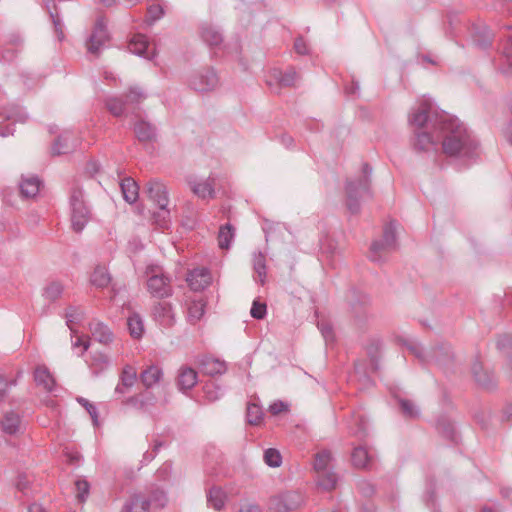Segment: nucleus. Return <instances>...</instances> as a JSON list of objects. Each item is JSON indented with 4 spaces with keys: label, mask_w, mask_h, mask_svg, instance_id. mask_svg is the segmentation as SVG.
I'll use <instances>...</instances> for the list:
<instances>
[{
    "label": "nucleus",
    "mask_w": 512,
    "mask_h": 512,
    "mask_svg": "<svg viewBox=\"0 0 512 512\" xmlns=\"http://www.w3.org/2000/svg\"><path fill=\"white\" fill-rule=\"evenodd\" d=\"M439 126L438 136L442 139L443 152L450 157H457L465 162L479 157V143L456 117L443 113L435 120Z\"/></svg>",
    "instance_id": "obj_1"
},
{
    "label": "nucleus",
    "mask_w": 512,
    "mask_h": 512,
    "mask_svg": "<svg viewBox=\"0 0 512 512\" xmlns=\"http://www.w3.org/2000/svg\"><path fill=\"white\" fill-rule=\"evenodd\" d=\"M346 302L351 324L359 329L364 328L371 316L369 295L356 289H350L346 295Z\"/></svg>",
    "instance_id": "obj_2"
},
{
    "label": "nucleus",
    "mask_w": 512,
    "mask_h": 512,
    "mask_svg": "<svg viewBox=\"0 0 512 512\" xmlns=\"http://www.w3.org/2000/svg\"><path fill=\"white\" fill-rule=\"evenodd\" d=\"M371 173L372 167L368 163H364L362 166V175L356 181L348 180L346 182V206L352 214L359 212L360 198L364 195H371Z\"/></svg>",
    "instance_id": "obj_3"
},
{
    "label": "nucleus",
    "mask_w": 512,
    "mask_h": 512,
    "mask_svg": "<svg viewBox=\"0 0 512 512\" xmlns=\"http://www.w3.org/2000/svg\"><path fill=\"white\" fill-rule=\"evenodd\" d=\"M332 453L321 450L314 455L313 468L317 474V484L326 491H331L337 484V475L331 469Z\"/></svg>",
    "instance_id": "obj_4"
},
{
    "label": "nucleus",
    "mask_w": 512,
    "mask_h": 512,
    "mask_svg": "<svg viewBox=\"0 0 512 512\" xmlns=\"http://www.w3.org/2000/svg\"><path fill=\"white\" fill-rule=\"evenodd\" d=\"M397 248L396 227L394 222L388 223L383 230L381 240L373 241L369 250V259L373 262H384L392 251Z\"/></svg>",
    "instance_id": "obj_5"
},
{
    "label": "nucleus",
    "mask_w": 512,
    "mask_h": 512,
    "mask_svg": "<svg viewBox=\"0 0 512 512\" xmlns=\"http://www.w3.org/2000/svg\"><path fill=\"white\" fill-rule=\"evenodd\" d=\"M71 226L76 233L81 232L91 218V211L84 201L81 188L74 187L70 193Z\"/></svg>",
    "instance_id": "obj_6"
},
{
    "label": "nucleus",
    "mask_w": 512,
    "mask_h": 512,
    "mask_svg": "<svg viewBox=\"0 0 512 512\" xmlns=\"http://www.w3.org/2000/svg\"><path fill=\"white\" fill-rule=\"evenodd\" d=\"M304 504V496L296 490H287L271 496L268 509L273 512H294Z\"/></svg>",
    "instance_id": "obj_7"
},
{
    "label": "nucleus",
    "mask_w": 512,
    "mask_h": 512,
    "mask_svg": "<svg viewBox=\"0 0 512 512\" xmlns=\"http://www.w3.org/2000/svg\"><path fill=\"white\" fill-rule=\"evenodd\" d=\"M110 34L107 29V21L104 16H99L93 27L92 33L86 41L87 52L94 58H98L101 51L108 47Z\"/></svg>",
    "instance_id": "obj_8"
},
{
    "label": "nucleus",
    "mask_w": 512,
    "mask_h": 512,
    "mask_svg": "<svg viewBox=\"0 0 512 512\" xmlns=\"http://www.w3.org/2000/svg\"><path fill=\"white\" fill-rule=\"evenodd\" d=\"M442 114H432L431 104L428 101H423L410 115L409 123L416 128V131L425 128L426 130L432 129L435 133H438L439 126L435 125V120Z\"/></svg>",
    "instance_id": "obj_9"
},
{
    "label": "nucleus",
    "mask_w": 512,
    "mask_h": 512,
    "mask_svg": "<svg viewBox=\"0 0 512 512\" xmlns=\"http://www.w3.org/2000/svg\"><path fill=\"white\" fill-rule=\"evenodd\" d=\"M219 85L216 71L211 67L202 68L189 79V86L201 93L213 91Z\"/></svg>",
    "instance_id": "obj_10"
},
{
    "label": "nucleus",
    "mask_w": 512,
    "mask_h": 512,
    "mask_svg": "<svg viewBox=\"0 0 512 512\" xmlns=\"http://www.w3.org/2000/svg\"><path fill=\"white\" fill-rule=\"evenodd\" d=\"M151 275L147 280V287L152 296L156 298H167L172 296L173 288L171 278L163 274L160 270L151 269Z\"/></svg>",
    "instance_id": "obj_11"
},
{
    "label": "nucleus",
    "mask_w": 512,
    "mask_h": 512,
    "mask_svg": "<svg viewBox=\"0 0 512 512\" xmlns=\"http://www.w3.org/2000/svg\"><path fill=\"white\" fill-rule=\"evenodd\" d=\"M153 319L162 327L169 328L175 323V314L171 303L157 302L152 307Z\"/></svg>",
    "instance_id": "obj_12"
},
{
    "label": "nucleus",
    "mask_w": 512,
    "mask_h": 512,
    "mask_svg": "<svg viewBox=\"0 0 512 512\" xmlns=\"http://www.w3.org/2000/svg\"><path fill=\"white\" fill-rule=\"evenodd\" d=\"M122 403L137 410L146 411L149 407L156 405L157 397L150 389L145 388L143 391L126 398Z\"/></svg>",
    "instance_id": "obj_13"
},
{
    "label": "nucleus",
    "mask_w": 512,
    "mask_h": 512,
    "mask_svg": "<svg viewBox=\"0 0 512 512\" xmlns=\"http://www.w3.org/2000/svg\"><path fill=\"white\" fill-rule=\"evenodd\" d=\"M453 359L454 355L449 344H438L429 351V364L434 363L439 367H448Z\"/></svg>",
    "instance_id": "obj_14"
},
{
    "label": "nucleus",
    "mask_w": 512,
    "mask_h": 512,
    "mask_svg": "<svg viewBox=\"0 0 512 512\" xmlns=\"http://www.w3.org/2000/svg\"><path fill=\"white\" fill-rule=\"evenodd\" d=\"M146 192L158 208H163L168 205V191L162 182L155 179L149 180L146 184Z\"/></svg>",
    "instance_id": "obj_15"
},
{
    "label": "nucleus",
    "mask_w": 512,
    "mask_h": 512,
    "mask_svg": "<svg viewBox=\"0 0 512 512\" xmlns=\"http://www.w3.org/2000/svg\"><path fill=\"white\" fill-rule=\"evenodd\" d=\"M472 374L477 384L484 389L491 390L494 389L497 385V380L494 376V373L488 369H485L482 363L478 361L472 365Z\"/></svg>",
    "instance_id": "obj_16"
},
{
    "label": "nucleus",
    "mask_w": 512,
    "mask_h": 512,
    "mask_svg": "<svg viewBox=\"0 0 512 512\" xmlns=\"http://www.w3.org/2000/svg\"><path fill=\"white\" fill-rule=\"evenodd\" d=\"M508 34H505V42L503 44L502 60L500 71L507 77H512V26H506Z\"/></svg>",
    "instance_id": "obj_17"
},
{
    "label": "nucleus",
    "mask_w": 512,
    "mask_h": 512,
    "mask_svg": "<svg viewBox=\"0 0 512 512\" xmlns=\"http://www.w3.org/2000/svg\"><path fill=\"white\" fill-rule=\"evenodd\" d=\"M22 419L15 411H7L0 419V430L2 433L15 436L21 431Z\"/></svg>",
    "instance_id": "obj_18"
},
{
    "label": "nucleus",
    "mask_w": 512,
    "mask_h": 512,
    "mask_svg": "<svg viewBox=\"0 0 512 512\" xmlns=\"http://www.w3.org/2000/svg\"><path fill=\"white\" fill-rule=\"evenodd\" d=\"M77 147L76 141L72 140V133L69 131H64L51 145V154L53 156H59L62 154H68L74 151Z\"/></svg>",
    "instance_id": "obj_19"
},
{
    "label": "nucleus",
    "mask_w": 512,
    "mask_h": 512,
    "mask_svg": "<svg viewBox=\"0 0 512 512\" xmlns=\"http://www.w3.org/2000/svg\"><path fill=\"white\" fill-rule=\"evenodd\" d=\"M211 281V275L206 268H196L189 272L187 282L189 287L194 291L205 289Z\"/></svg>",
    "instance_id": "obj_20"
},
{
    "label": "nucleus",
    "mask_w": 512,
    "mask_h": 512,
    "mask_svg": "<svg viewBox=\"0 0 512 512\" xmlns=\"http://www.w3.org/2000/svg\"><path fill=\"white\" fill-rule=\"evenodd\" d=\"M89 331L92 338L103 345H109L114 340L113 332L106 324L100 321L92 320L89 323Z\"/></svg>",
    "instance_id": "obj_21"
},
{
    "label": "nucleus",
    "mask_w": 512,
    "mask_h": 512,
    "mask_svg": "<svg viewBox=\"0 0 512 512\" xmlns=\"http://www.w3.org/2000/svg\"><path fill=\"white\" fill-rule=\"evenodd\" d=\"M197 372L188 366H182L178 370L176 385L182 392L191 390L197 383Z\"/></svg>",
    "instance_id": "obj_22"
},
{
    "label": "nucleus",
    "mask_w": 512,
    "mask_h": 512,
    "mask_svg": "<svg viewBox=\"0 0 512 512\" xmlns=\"http://www.w3.org/2000/svg\"><path fill=\"white\" fill-rule=\"evenodd\" d=\"M42 1H43L44 7H45L47 13L49 14L51 22L53 24L56 37L59 41H62L65 37L64 25H63L60 15H59L57 5L55 4L54 0H42Z\"/></svg>",
    "instance_id": "obj_23"
},
{
    "label": "nucleus",
    "mask_w": 512,
    "mask_h": 512,
    "mask_svg": "<svg viewBox=\"0 0 512 512\" xmlns=\"http://www.w3.org/2000/svg\"><path fill=\"white\" fill-rule=\"evenodd\" d=\"M200 370L203 374L214 377L226 372L227 367L224 361L212 357H204L199 362Z\"/></svg>",
    "instance_id": "obj_24"
},
{
    "label": "nucleus",
    "mask_w": 512,
    "mask_h": 512,
    "mask_svg": "<svg viewBox=\"0 0 512 512\" xmlns=\"http://www.w3.org/2000/svg\"><path fill=\"white\" fill-rule=\"evenodd\" d=\"M413 148L417 152H428L436 149V141L427 131H414Z\"/></svg>",
    "instance_id": "obj_25"
},
{
    "label": "nucleus",
    "mask_w": 512,
    "mask_h": 512,
    "mask_svg": "<svg viewBox=\"0 0 512 512\" xmlns=\"http://www.w3.org/2000/svg\"><path fill=\"white\" fill-rule=\"evenodd\" d=\"M34 381L37 386L43 387L47 392H52L55 388V379L49 369L44 365H38L35 368Z\"/></svg>",
    "instance_id": "obj_26"
},
{
    "label": "nucleus",
    "mask_w": 512,
    "mask_h": 512,
    "mask_svg": "<svg viewBox=\"0 0 512 512\" xmlns=\"http://www.w3.org/2000/svg\"><path fill=\"white\" fill-rule=\"evenodd\" d=\"M472 37L477 47L487 49L492 44L493 33L485 25H475L472 29Z\"/></svg>",
    "instance_id": "obj_27"
},
{
    "label": "nucleus",
    "mask_w": 512,
    "mask_h": 512,
    "mask_svg": "<svg viewBox=\"0 0 512 512\" xmlns=\"http://www.w3.org/2000/svg\"><path fill=\"white\" fill-rule=\"evenodd\" d=\"M137 380V372L131 365H126L120 374L119 384L115 388V393L124 394L131 388Z\"/></svg>",
    "instance_id": "obj_28"
},
{
    "label": "nucleus",
    "mask_w": 512,
    "mask_h": 512,
    "mask_svg": "<svg viewBox=\"0 0 512 512\" xmlns=\"http://www.w3.org/2000/svg\"><path fill=\"white\" fill-rule=\"evenodd\" d=\"M162 377V369L156 365H151L140 373L139 379L145 388L151 389L155 384L160 382Z\"/></svg>",
    "instance_id": "obj_29"
},
{
    "label": "nucleus",
    "mask_w": 512,
    "mask_h": 512,
    "mask_svg": "<svg viewBox=\"0 0 512 512\" xmlns=\"http://www.w3.org/2000/svg\"><path fill=\"white\" fill-rule=\"evenodd\" d=\"M134 132L140 142H152L156 139V128L149 122L139 120L134 124Z\"/></svg>",
    "instance_id": "obj_30"
},
{
    "label": "nucleus",
    "mask_w": 512,
    "mask_h": 512,
    "mask_svg": "<svg viewBox=\"0 0 512 512\" xmlns=\"http://www.w3.org/2000/svg\"><path fill=\"white\" fill-rule=\"evenodd\" d=\"M201 39L210 47H218L223 42L222 34L211 24H203L200 27Z\"/></svg>",
    "instance_id": "obj_31"
},
{
    "label": "nucleus",
    "mask_w": 512,
    "mask_h": 512,
    "mask_svg": "<svg viewBox=\"0 0 512 512\" xmlns=\"http://www.w3.org/2000/svg\"><path fill=\"white\" fill-rule=\"evenodd\" d=\"M131 53L150 59L152 55L149 53V43L145 35L136 34L132 37L128 44Z\"/></svg>",
    "instance_id": "obj_32"
},
{
    "label": "nucleus",
    "mask_w": 512,
    "mask_h": 512,
    "mask_svg": "<svg viewBox=\"0 0 512 512\" xmlns=\"http://www.w3.org/2000/svg\"><path fill=\"white\" fill-rule=\"evenodd\" d=\"M189 186L194 194L203 199L213 198L215 195L214 191V179L209 177L205 181H189Z\"/></svg>",
    "instance_id": "obj_33"
},
{
    "label": "nucleus",
    "mask_w": 512,
    "mask_h": 512,
    "mask_svg": "<svg viewBox=\"0 0 512 512\" xmlns=\"http://www.w3.org/2000/svg\"><path fill=\"white\" fill-rule=\"evenodd\" d=\"M43 182L37 176L23 178L20 183V193L25 198L35 197L42 187Z\"/></svg>",
    "instance_id": "obj_34"
},
{
    "label": "nucleus",
    "mask_w": 512,
    "mask_h": 512,
    "mask_svg": "<svg viewBox=\"0 0 512 512\" xmlns=\"http://www.w3.org/2000/svg\"><path fill=\"white\" fill-rule=\"evenodd\" d=\"M120 188L126 202L132 204L137 201L139 197V186L133 178H123L120 182Z\"/></svg>",
    "instance_id": "obj_35"
},
{
    "label": "nucleus",
    "mask_w": 512,
    "mask_h": 512,
    "mask_svg": "<svg viewBox=\"0 0 512 512\" xmlns=\"http://www.w3.org/2000/svg\"><path fill=\"white\" fill-rule=\"evenodd\" d=\"M111 280L112 278L110 273L108 272L107 268L102 265H97L90 276L91 284L98 289L108 287L111 283Z\"/></svg>",
    "instance_id": "obj_36"
},
{
    "label": "nucleus",
    "mask_w": 512,
    "mask_h": 512,
    "mask_svg": "<svg viewBox=\"0 0 512 512\" xmlns=\"http://www.w3.org/2000/svg\"><path fill=\"white\" fill-rule=\"evenodd\" d=\"M150 501V507L163 508L167 503L166 492L156 484H152L148 488V496L146 497Z\"/></svg>",
    "instance_id": "obj_37"
},
{
    "label": "nucleus",
    "mask_w": 512,
    "mask_h": 512,
    "mask_svg": "<svg viewBox=\"0 0 512 512\" xmlns=\"http://www.w3.org/2000/svg\"><path fill=\"white\" fill-rule=\"evenodd\" d=\"M150 508V501L146 499L143 494H134L125 504L127 512H148Z\"/></svg>",
    "instance_id": "obj_38"
},
{
    "label": "nucleus",
    "mask_w": 512,
    "mask_h": 512,
    "mask_svg": "<svg viewBox=\"0 0 512 512\" xmlns=\"http://www.w3.org/2000/svg\"><path fill=\"white\" fill-rule=\"evenodd\" d=\"M226 493L221 487L212 486L207 492V503L215 510L220 511L225 506Z\"/></svg>",
    "instance_id": "obj_39"
},
{
    "label": "nucleus",
    "mask_w": 512,
    "mask_h": 512,
    "mask_svg": "<svg viewBox=\"0 0 512 512\" xmlns=\"http://www.w3.org/2000/svg\"><path fill=\"white\" fill-rule=\"evenodd\" d=\"M92 373L98 375L109 367L110 361L106 354L102 352H94L90 355V360L87 361Z\"/></svg>",
    "instance_id": "obj_40"
},
{
    "label": "nucleus",
    "mask_w": 512,
    "mask_h": 512,
    "mask_svg": "<svg viewBox=\"0 0 512 512\" xmlns=\"http://www.w3.org/2000/svg\"><path fill=\"white\" fill-rule=\"evenodd\" d=\"M351 461L354 467L367 469L371 463V457L363 446L355 447L351 454Z\"/></svg>",
    "instance_id": "obj_41"
},
{
    "label": "nucleus",
    "mask_w": 512,
    "mask_h": 512,
    "mask_svg": "<svg viewBox=\"0 0 512 512\" xmlns=\"http://www.w3.org/2000/svg\"><path fill=\"white\" fill-rule=\"evenodd\" d=\"M124 98V101L126 102L127 107L129 108L132 106L133 113L135 112V105L140 104L142 101H144L147 97L146 93L143 91L142 88L138 86H133L129 88V91L122 96Z\"/></svg>",
    "instance_id": "obj_42"
},
{
    "label": "nucleus",
    "mask_w": 512,
    "mask_h": 512,
    "mask_svg": "<svg viewBox=\"0 0 512 512\" xmlns=\"http://www.w3.org/2000/svg\"><path fill=\"white\" fill-rule=\"evenodd\" d=\"M105 106L108 111L115 117H121L128 110L126 102L122 96L109 97L105 100Z\"/></svg>",
    "instance_id": "obj_43"
},
{
    "label": "nucleus",
    "mask_w": 512,
    "mask_h": 512,
    "mask_svg": "<svg viewBox=\"0 0 512 512\" xmlns=\"http://www.w3.org/2000/svg\"><path fill=\"white\" fill-rule=\"evenodd\" d=\"M253 269L256 274L255 280L258 281L261 285L265 284L266 281V258L265 255L261 252L257 253L253 257Z\"/></svg>",
    "instance_id": "obj_44"
},
{
    "label": "nucleus",
    "mask_w": 512,
    "mask_h": 512,
    "mask_svg": "<svg viewBox=\"0 0 512 512\" xmlns=\"http://www.w3.org/2000/svg\"><path fill=\"white\" fill-rule=\"evenodd\" d=\"M64 291V286L59 281H51L43 289V297L49 302H55L59 299Z\"/></svg>",
    "instance_id": "obj_45"
},
{
    "label": "nucleus",
    "mask_w": 512,
    "mask_h": 512,
    "mask_svg": "<svg viewBox=\"0 0 512 512\" xmlns=\"http://www.w3.org/2000/svg\"><path fill=\"white\" fill-rule=\"evenodd\" d=\"M203 394L204 398L209 402H215L216 400L220 399L223 395V390L221 386H219L214 380H208L203 385Z\"/></svg>",
    "instance_id": "obj_46"
},
{
    "label": "nucleus",
    "mask_w": 512,
    "mask_h": 512,
    "mask_svg": "<svg viewBox=\"0 0 512 512\" xmlns=\"http://www.w3.org/2000/svg\"><path fill=\"white\" fill-rule=\"evenodd\" d=\"M264 417V412L260 405L249 402L246 409L247 423L253 426L261 424Z\"/></svg>",
    "instance_id": "obj_47"
},
{
    "label": "nucleus",
    "mask_w": 512,
    "mask_h": 512,
    "mask_svg": "<svg viewBox=\"0 0 512 512\" xmlns=\"http://www.w3.org/2000/svg\"><path fill=\"white\" fill-rule=\"evenodd\" d=\"M152 223L159 229H168L170 226L171 218L170 211L167 209V206L163 208H159L158 211L153 212L152 214Z\"/></svg>",
    "instance_id": "obj_48"
},
{
    "label": "nucleus",
    "mask_w": 512,
    "mask_h": 512,
    "mask_svg": "<svg viewBox=\"0 0 512 512\" xmlns=\"http://www.w3.org/2000/svg\"><path fill=\"white\" fill-rule=\"evenodd\" d=\"M235 236V229L234 227L227 223L220 227L219 233H218V243L219 247L221 249H228L230 247V244Z\"/></svg>",
    "instance_id": "obj_49"
},
{
    "label": "nucleus",
    "mask_w": 512,
    "mask_h": 512,
    "mask_svg": "<svg viewBox=\"0 0 512 512\" xmlns=\"http://www.w3.org/2000/svg\"><path fill=\"white\" fill-rule=\"evenodd\" d=\"M205 313V303L203 301H193L188 307L187 318L191 324L198 322Z\"/></svg>",
    "instance_id": "obj_50"
},
{
    "label": "nucleus",
    "mask_w": 512,
    "mask_h": 512,
    "mask_svg": "<svg viewBox=\"0 0 512 512\" xmlns=\"http://www.w3.org/2000/svg\"><path fill=\"white\" fill-rule=\"evenodd\" d=\"M127 326H128L130 335L133 338L138 339L142 336V334L144 332V326H143V321L138 314L134 313L128 317Z\"/></svg>",
    "instance_id": "obj_51"
},
{
    "label": "nucleus",
    "mask_w": 512,
    "mask_h": 512,
    "mask_svg": "<svg viewBox=\"0 0 512 512\" xmlns=\"http://www.w3.org/2000/svg\"><path fill=\"white\" fill-rule=\"evenodd\" d=\"M436 428L438 432L446 439L452 442L456 441V432L454 429V425L449 420L444 418L438 419Z\"/></svg>",
    "instance_id": "obj_52"
},
{
    "label": "nucleus",
    "mask_w": 512,
    "mask_h": 512,
    "mask_svg": "<svg viewBox=\"0 0 512 512\" xmlns=\"http://www.w3.org/2000/svg\"><path fill=\"white\" fill-rule=\"evenodd\" d=\"M402 415L408 419H416L419 417V410L414 403L408 399L400 398L398 400Z\"/></svg>",
    "instance_id": "obj_53"
},
{
    "label": "nucleus",
    "mask_w": 512,
    "mask_h": 512,
    "mask_svg": "<svg viewBox=\"0 0 512 512\" xmlns=\"http://www.w3.org/2000/svg\"><path fill=\"white\" fill-rule=\"evenodd\" d=\"M275 76L278 79L279 86L281 87L293 86L297 79V73L293 68L288 69L285 73L278 72Z\"/></svg>",
    "instance_id": "obj_54"
},
{
    "label": "nucleus",
    "mask_w": 512,
    "mask_h": 512,
    "mask_svg": "<svg viewBox=\"0 0 512 512\" xmlns=\"http://www.w3.org/2000/svg\"><path fill=\"white\" fill-rule=\"evenodd\" d=\"M405 345L407 349L415 356L417 357L421 363L423 364H429V353L424 354L423 350L419 343L411 340H407L405 342Z\"/></svg>",
    "instance_id": "obj_55"
},
{
    "label": "nucleus",
    "mask_w": 512,
    "mask_h": 512,
    "mask_svg": "<svg viewBox=\"0 0 512 512\" xmlns=\"http://www.w3.org/2000/svg\"><path fill=\"white\" fill-rule=\"evenodd\" d=\"M265 463L270 467H279L282 457L278 450L269 448L264 452Z\"/></svg>",
    "instance_id": "obj_56"
},
{
    "label": "nucleus",
    "mask_w": 512,
    "mask_h": 512,
    "mask_svg": "<svg viewBox=\"0 0 512 512\" xmlns=\"http://www.w3.org/2000/svg\"><path fill=\"white\" fill-rule=\"evenodd\" d=\"M77 402L85 408V410L89 413L92 421H93V424L95 426L98 425V411H97V408L94 404L90 403L87 399L83 398V397H78L77 398Z\"/></svg>",
    "instance_id": "obj_57"
},
{
    "label": "nucleus",
    "mask_w": 512,
    "mask_h": 512,
    "mask_svg": "<svg viewBox=\"0 0 512 512\" xmlns=\"http://www.w3.org/2000/svg\"><path fill=\"white\" fill-rule=\"evenodd\" d=\"M76 487V497L79 502H84L89 494L90 485L89 483L84 479H78L75 482Z\"/></svg>",
    "instance_id": "obj_58"
},
{
    "label": "nucleus",
    "mask_w": 512,
    "mask_h": 512,
    "mask_svg": "<svg viewBox=\"0 0 512 512\" xmlns=\"http://www.w3.org/2000/svg\"><path fill=\"white\" fill-rule=\"evenodd\" d=\"M164 15V9L159 4H152L147 8V19L151 23L159 20Z\"/></svg>",
    "instance_id": "obj_59"
},
{
    "label": "nucleus",
    "mask_w": 512,
    "mask_h": 512,
    "mask_svg": "<svg viewBox=\"0 0 512 512\" xmlns=\"http://www.w3.org/2000/svg\"><path fill=\"white\" fill-rule=\"evenodd\" d=\"M266 304L254 301L250 310V314L255 319H263L266 315Z\"/></svg>",
    "instance_id": "obj_60"
},
{
    "label": "nucleus",
    "mask_w": 512,
    "mask_h": 512,
    "mask_svg": "<svg viewBox=\"0 0 512 512\" xmlns=\"http://www.w3.org/2000/svg\"><path fill=\"white\" fill-rule=\"evenodd\" d=\"M380 348H381V343L379 340H376V339L371 340V342L369 343V345L366 348L367 354L373 363L376 362V360H377Z\"/></svg>",
    "instance_id": "obj_61"
},
{
    "label": "nucleus",
    "mask_w": 512,
    "mask_h": 512,
    "mask_svg": "<svg viewBox=\"0 0 512 512\" xmlns=\"http://www.w3.org/2000/svg\"><path fill=\"white\" fill-rule=\"evenodd\" d=\"M357 428L351 429L350 433L359 438L365 437L367 435V423L363 417H358L357 420Z\"/></svg>",
    "instance_id": "obj_62"
},
{
    "label": "nucleus",
    "mask_w": 512,
    "mask_h": 512,
    "mask_svg": "<svg viewBox=\"0 0 512 512\" xmlns=\"http://www.w3.org/2000/svg\"><path fill=\"white\" fill-rule=\"evenodd\" d=\"M14 385H16V380L8 381L0 375V402L6 398L9 388Z\"/></svg>",
    "instance_id": "obj_63"
},
{
    "label": "nucleus",
    "mask_w": 512,
    "mask_h": 512,
    "mask_svg": "<svg viewBox=\"0 0 512 512\" xmlns=\"http://www.w3.org/2000/svg\"><path fill=\"white\" fill-rule=\"evenodd\" d=\"M496 346L499 350H505L512 346V335L503 334L498 336Z\"/></svg>",
    "instance_id": "obj_64"
}]
</instances>
